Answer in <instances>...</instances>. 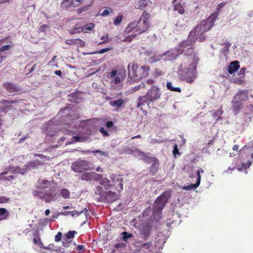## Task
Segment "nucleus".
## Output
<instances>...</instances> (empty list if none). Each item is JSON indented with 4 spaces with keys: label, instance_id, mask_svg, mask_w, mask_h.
I'll return each mask as SVG.
<instances>
[{
    "label": "nucleus",
    "instance_id": "c03bdc74",
    "mask_svg": "<svg viewBox=\"0 0 253 253\" xmlns=\"http://www.w3.org/2000/svg\"><path fill=\"white\" fill-rule=\"evenodd\" d=\"M11 46H12L11 45H3L0 48V51H4L6 50H8L9 49H10Z\"/></svg>",
    "mask_w": 253,
    "mask_h": 253
},
{
    "label": "nucleus",
    "instance_id": "338daca9",
    "mask_svg": "<svg viewBox=\"0 0 253 253\" xmlns=\"http://www.w3.org/2000/svg\"><path fill=\"white\" fill-rule=\"evenodd\" d=\"M84 249V246L83 245H79L77 246V250H83Z\"/></svg>",
    "mask_w": 253,
    "mask_h": 253
},
{
    "label": "nucleus",
    "instance_id": "6ab92c4d",
    "mask_svg": "<svg viewBox=\"0 0 253 253\" xmlns=\"http://www.w3.org/2000/svg\"><path fill=\"white\" fill-rule=\"evenodd\" d=\"M99 181H100V184L103 185L106 189L112 188L113 185L112 181L108 179L107 178H103V176H102V177Z\"/></svg>",
    "mask_w": 253,
    "mask_h": 253
},
{
    "label": "nucleus",
    "instance_id": "6e6552de",
    "mask_svg": "<svg viewBox=\"0 0 253 253\" xmlns=\"http://www.w3.org/2000/svg\"><path fill=\"white\" fill-rule=\"evenodd\" d=\"M71 168L76 172H81L89 169V163L87 161L79 160L72 164Z\"/></svg>",
    "mask_w": 253,
    "mask_h": 253
},
{
    "label": "nucleus",
    "instance_id": "bf43d9fd",
    "mask_svg": "<svg viewBox=\"0 0 253 253\" xmlns=\"http://www.w3.org/2000/svg\"><path fill=\"white\" fill-rule=\"evenodd\" d=\"M178 153V150L177 148V145H175L173 151V153L174 155H175L176 154Z\"/></svg>",
    "mask_w": 253,
    "mask_h": 253
},
{
    "label": "nucleus",
    "instance_id": "680f3d73",
    "mask_svg": "<svg viewBox=\"0 0 253 253\" xmlns=\"http://www.w3.org/2000/svg\"><path fill=\"white\" fill-rule=\"evenodd\" d=\"M113 126V123L111 121H109V122H107V123H106V126L108 128H110L112 126Z\"/></svg>",
    "mask_w": 253,
    "mask_h": 253
},
{
    "label": "nucleus",
    "instance_id": "72a5a7b5",
    "mask_svg": "<svg viewBox=\"0 0 253 253\" xmlns=\"http://www.w3.org/2000/svg\"><path fill=\"white\" fill-rule=\"evenodd\" d=\"M133 153L136 157H139L140 159H144L145 158L144 153L139 150H136Z\"/></svg>",
    "mask_w": 253,
    "mask_h": 253
},
{
    "label": "nucleus",
    "instance_id": "393cba45",
    "mask_svg": "<svg viewBox=\"0 0 253 253\" xmlns=\"http://www.w3.org/2000/svg\"><path fill=\"white\" fill-rule=\"evenodd\" d=\"M141 250H142L143 249L144 250H146L148 251V252L147 253H149V252H150L152 250V249L153 248V246L151 242H148L145 244H143L141 245Z\"/></svg>",
    "mask_w": 253,
    "mask_h": 253
},
{
    "label": "nucleus",
    "instance_id": "13d9d810",
    "mask_svg": "<svg viewBox=\"0 0 253 253\" xmlns=\"http://www.w3.org/2000/svg\"><path fill=\"white\" fill-rule=\"evenodd\" d=\"M108 39V37L107 35L103 36V37L101 38V40H102L103 41V42H109Z\"/></svg>",
    "mask_w": 253,
    "mask_h": 253
},
{
    "label": "nucleus",
    "instance_id": "473e14b6",
    "mask_svg": "<svg viewBox=\"0 0 253 253\" xmlns=\"http://www.w3.org/2000/svg\"><path fill=\"white\" fill-rule=\"evenodd\" d=\"M60 194L64 198H68L70 197V192L69 191L66 189H63L61 190Z\"/></svg>",
    "mask_w": 253,
    "mask_h": 253
},
{
    "label": "nucleus",
    "instance_id": "a18cd8bd",
    "mask_svg": "<svg viewBox=\"0 0 253 253\" xmlns=\"http://www.w3.org/2000/svg\"><path fill=\"white\" fill-rule=\"evenodd\" d=\"M92 152L99 153L101 156L103 157H107L108 156V153L106 152H102L100 150H96L93 151Z\"/></svg>",
    "mask_w": 253,
    "mask_h": 253
},
{
    "label": "nucleus",
    "instance_id": "b1692460",
    "mask_svg": "<svg viewBox=\"0 0 253 253\" xmlns=\"http://www.w3.org/2000/svg\"><path fill=\"white\" fill-rule=\"evenodd\" d=\"M41 164H42V163L41 161L36 160L30 162L28 165H26L28 166V168L29 169L31 168L35 169Z\"/></svg>",
    "mask_w": 253,
    "mask_h": 253
},
{
    "label": "nucleus",
    "instance_id": "0eeeda50",
    "mask_svg": "<svg viewBox=\"0 0 253 253\" xmlns=\"http://www.w3.org/2000/svg\"><path fill=\"white\" fill-rule=\"evenodd\" d=\"M248 98V93L246 90H240L234 96L233 100V109L237 113L239 111V107L241 103Z\"/></svg>",
    "mask_w": 253,
    "mask_h": 253
},
{
    "label": "nucleus",
    "instance_id": "f3484780",
    "mask_svg": "<svg viewBox=\"0 0 253 253\" xmlns=\"http://www.w3.org/2000/svg\"><path fill=\"white\" fill-rule=\"evenodd\" d=\"M62 8L67 9L68 8L73 6L74 7L78 6V4L74 2L73 0H64L62 3Z\"/></svg>",
    "mask_w": 253,
    "mask_h": 253
},
{
    "label": "nucleus",
    "instance_id": "5fc2aeb1",
    "mask_svg": "<svg viewBox=\"0 0 253 253\" xmlns=\"http://www.w3.org/2000/svg\"><path fill=\"white\" fill-rule=\"evenodd\" d=\"M8 201V198L3 197H0V203H6Z\"/></svg>",
    "mask_w": 253,
    "mask_h": 253
},
{
    "label": "nucleus",
    "instance_id": "6e6d98bb",
    "mask_svg": "<svg viewBox=\"0 0 253 253\" xmlns=\"http://www.w3.org/2000/svg\"><path fill=\"white\" fill-rule=\"evenodd\" d=\"M167 88H168L169 89V90H171V91H172V90L173 89V87H174L172 85V84H171V83H170V82H168V83H167Z\"/></svg>",
    "mask_w": 253,
    "mask_h": 253
},
{
    "label": "nucleus",
    "instance_id": "20e7f679",
    "mask_svg": "<svg viewBox=\"0 0 253 253\" xmlns=\"http://www.w3.org/2000/svg\"><path fill=\"white\" fill-rule=\"evenodd\" d=\"M149 14L144 11L138 22L133 21L129 23L125 30V32L141 34L146 32L150 26Z\"/></svg>",
    "mask_w": 253,
    "mask_h": 253
},
{
    "label": "nucleus",
    "instance_id": "a878e982",
    "mask_svg": "<svg viewBox=\"0 0 253 253\" xmlns=\"http://www.w3.org/2000/svg\"><path fill=\"white\" fill-rule=\"evenodd\" d=\"M223 111L221 109H218L216 112L212 113V116L215 119V120L217 122L218 120L221 119V115L222 114Z\"/></svg>",
    "mask_w": 253,
    "mask_h": 253
},
{
    "label": "nucleus",
    "instance_id": "ea45409f",
    "mask_svg": "<svg viewBox=\"0 0 253 253\" xmlns=\"http://www.w3.org/2000/svg\"><path fill=\"white\" fill-rule=\"evenodd\" d=\"M73 125V124H70L69 126H68L67 127H64L62 128L61 129V131L63 132H66L67 133H69V132H74V130L73 129H70L69 127H71V126Z\"/></svg>",
    "mask_w": 253,
    "mask_h": 253
},
{
    "label": "nucleus",
    "instance_id": "69168bd1",
    "mask_svg": "<svg viewBox=\"0 0 253 253\" xmlns=\"http://www.w3.org/2000/svg\"><path fill=\"white\" fill-rule=\"evenodd\" d=\"M83 0H75V1H74V2L75 3H76L77 4H78V6H79Z\"/></svg>",
    "mask_w": 253,
    "mask_h": 253
},
{
    "label": "nucleus",
    "instance_id": "f704fd0d",
    "mask_svg": "<svg viewBox=\"0 0 253 253\" xmlns=\"http://www.w3.org/2000/svg\"><path fill=\"white\" fill-rule=\"evenodd\" d=\"M123 20V15L119 14L115 19L114 23L115 25H119Z\"/></svg>",
    "mask_w": 253,
    "mask_h": 253
},
{
    "label": "nucleus",
    "instance_id": "2eb2a0df",
    "mask_svg": "<svg viewBox=\"0 0 253 253\" xmlns=\"http://www.w3.org/2000/svg\"><path fill=\"white\" fill-rule=\"evenodd\" d=\"M16 100H1L0 101V112H3L7 111L9 108L10 105L13 103H16Z\"/></svg>",
    "mask_w": 253,
    "mask_h": 253
},
{
    "label": "nucleus",
    "instance_id": "bb28decb",
    "mask_svg": "<svg viewBox=\"0 0 253 253\" xmlns=\"http://www.w3.org/2000/svg\"><path fill=\"white\" fill-rule=\"evenodd\" d=\"M111 49H112L111 47H107V48H103L98 51H95L94 52H90V53L83 52V55H87V54H96V53L103 54L106 52H107V51L110 50Z\"/></svg>",
    "mask_w": 253,
    "mask_h": 253
},
{
    "label": "nucleus",
    "instance_id": "e433bc0d",
    "mask_svg": "<svg viewBox=\"0 0 253 253\" xmlns=\"http://www.w3.org/2000/svg\"><path fill=\"white\" fill-rule=\"evenodd\" d=\"M75 233V231L68 232L65 234V238L69 240L73 238Z\"/></svg>",
    "mask_w": 253,
    "mask_h": 253
},
{
    "label": "nucleus",
    "instance_id": "774afa93",
    "mask_svg": "<svg viewBox=\"0 0 253 253\" xmlns=\"http://www.w3.org/2000/svg\"><path fill=\"white\" fill-rule=\"evenodd\" d=\"M249 110L251 112V113H253V105H250L249 107Z\"/></svg>",
    "mask_w": 253,
    "mask_h": 253
},
{
    "label": "nucleus",
    "instance_id": "4d7b16f0",
    "mask_svg": "<svg viewBox=\"0 0 253 253\" xmlns=\"http://www.w3.org/2000/svg\"><path fill=\"white\" fill-rule=\"evenodd\" d=\"M110 12L109 10L106 9L103 11V12L101 14V15L103 16H106L109 14Z\"/></svg>",
    "mask_w": 253,
    "mask_h": 253
},
{
    "label": "nucleus",
    "instance_id": "09e8293b",
    "mask_svg": "<svg viewBox=\"0 0 253 253\" xmlns=\"http://www.w3.org/2000/svg\"><path fill=\"white\" fill-rule=\"evenodd\" d=\"M100 132L104 136H108L109 135V134H108V132L107 131V130H105V129L103 127H102L100 128Z\"/></svg>",
    "mask_w": 253,
    "mask_h": 253
},
{
    "label": "nucleus",
    "instance_id": "052dcab7",
    "mask_svg": "<svg viewBox=\"0 0 253 253\" xmlns=\"http://www.w3.org/2000/svg\"><path fill=\"white\" fill-rule=\"evenodd\" d=\"M13 178H14V177L12 175H11V176H8V177H2V179L7 180H10L11 179H13Z\"/></svg>",
    "mask_w": 253,
    "mask_h": 253
},
{
    "label": "nucleus",
    "instance_id": "79ce46f5",
    "mask_svg": "<svg viewBox=\"0 0 253 253\" xmlns=\"http://www.w3.org/2000/svg\"><path fill=\"white\" fill-rule=\"evenodd\" d=\"M145 83H142L141 84L134 87L133 88V91H136L139 90L141 88H145Z\"/></svg>",
    "mask_w": 253,
    "mask_h": 253
},
{
    "label": "nucleus",
    "instance_id": "f8f14e48",
    "mask_svg": "<svg viewBox=\"0 0 253 253\" xmlns=\"http://www.w3.org/2000/svg\"><path fill=\"white\" fill-rule=\"evenodd\" d=\"M112 183H113V187H115L116 189L119 192L123 190L122 177L121 175H112L111 177Z\"/></svg>",
    "mask_w": 253,
    "mask_h": 253
},
{
    "label": "nucleus",
    "instance_id": "0e129e2a",
    "mask_svg": "<svg viewBox=\"0 0 253 253\" xmlns=\"http://www.w3.org/2000/svg\"><path fill=\"white\" fill-rule=\"evenodd\" d=\"M172 91L180 92L181 91V89L179 87H173Z\"/></svg>",
    "mask_w": 253,
    "mask_h": 253
},
{
    "label": "nucleus",
    "instance_id": "603ef678",
    "mask_svg": "<svg viewBox=\"0 0 253 253\" xmlns=\"http://www.w3.org/2000/svg\"><path fill=\"white\" fill-rule=\"evenodd\" d=\"M45 249L50 250H55L58 251V249H55V246L53 244L49 245L47 247H45Z\"/></svg>",
    "mask_w": 253,
    "mask_h": 253
},
{
    "label": "nucleus",
    "instance_id": "aec40b11",
    "mask_svg": "<svg viewBox=\"0 0 253 253\" xmlns=\"http://www.w3.org/2000/svg\"><path fill=\"white\" fill-rule=\"evenodd\" d=\"M4 85L6 89L11 93L17 91L19 90L17 85L9 83H5Z\"/></svg>",
    "mask_w": 253,
    "mask_h": 253
},
{
    "label": "nucleus",
    "instance_id": "9d476101",
    "mask_svg": "<svg viewBox=\"0 0 253 253\" xmlns=\"http://www.w3.org/2000/svg\"><path fill=\"white\" fill-rule=\"evenodd\" d=\"M102 188L98 187L97 188V192L96 194L100 195L101 197L108 202H113L117 199V195L112 191L102 192L101 191Z\"/></svg>",
    "mask_w": 253,
    "mask_h": 253
},
{
    "label": "nucleus",
    "instance_id": "9b49d317",
    "mask_svg": "<svg viewBox=\"0 0 253 253\" xmlns=\"http://www.w3.org/2000/svg\"><path fill=\"white\" fill-rule=\"evenodd\" d=\"M33 194L35 196L44 199L47 203L50 202L52 201L54 196L50 191L46 192L41 191L39 189L35 190L33 192Z\"/></svg>",
    "mask_w": 253,
    "mask_h": 253
},
{
    "label": "nucleus",
    "instance_id": "3c124183",
    "mask_svg": "<svg viewBox=\"0 0 253 253\" xmlns=\"http://www.w3.org/2000/svg\"><path fill=\"white\" fill-rule=\"evenodd\" d=\"M66 43L68 44H70V45H72V44H75V42H76V39L75 40H67L65 42Z\"/></svg>",
    "mask_w": 253,
    "mask_h": 253
},
{
    "label": "nucleus",
    "instance_id": "c756f323",
    "mask_svg": "<svg viewBox=\"0 0 253 253\" xmlns=\"http://www.w3.org/2000/svg\"><path fill=\"white\" fill-rule=\"evenodd\" d=\"M252 164V162L248 161V163H242V168H238L237 169L238 171H242L244 169H245V172L246 173H247L246 170L247 168H249Z\"/></svg>",
    "mask_w": 253,
    "mask_h": 253
},
{
    "label": "nucleus",
    "instance_id": "f03ea898",
    "mask_svg": "<svg viewBox=\"0 0 253 253\" xmlns=\"http://www.w3.org/2000/svg\"><path fill=\"white\" fill-rule=\"evenodd\" d=\"M216 17L215 14L211 15L206 20L201 21L191 31L188 40L182 42L181 46H184L185 44L191 46L195 43L196 40H199L200 42L203 41L205 39L204 34L209 31L213 26Z\"/></svg>",
    "mask_w": 253,
    "mask_h": 253
},
{
    "label": "nucleus",
    "instance_id": "cd10ccee",
    "mask_svg": "<svg viewBox=\"0 0 253 253\" xmlns=\"http://www.w3.org/2000/svg\"><path fill=\"white\" fill-rule=\"evenodd\" d=\"M151 3L149 0H140L139 2V7L141 9H143Z\"/></svg>",
    "mask_w": 253,
    "mask_h": 253
},
{
    "label": "nucleus",
    "instance_id": "4c0bfd02",
    "mask_svg": "<svg viewBox=\"0 0 253 253\" xmlns=\"http://www.w3.org/2000/svg\"><path fill=\"white\" fill-rule=\"evenodd\" d=\"M89 5H86L85 6L81 7L77 9V13L78 14H80V13H82L83 12L86 11V10H87L89 9Z\"/></svg>",
    "mask_w": 253,
    "mask_h": 253
},
{
    "label": "nucleus",
    "instance_id": "f257e3e1",
    "mask_svg": "<svg viewBox=\"0 0 253 253\" xmlns=\"http://www.w3.org/2000/svg\"><path fill=\"white\" fill-rule=\"evenodd\" d=\"M182 42L179 45L177 51L176 52L174 50L167 51L162 55L157 57L155 61L159 60L161 58H163L166 61H171L175 59L178 54L185 51V48L188 46L187 44L182 46ZM192 51L193 49L190 47L186 49V53L184 57L183 63L181 64L178 71L180 78L188 83L193 82L196 79V68L198 61V57L195 53L192 52Z\"/></svg>",
    "mask_w": 253,
    "mask_h": 253
},
{
    "label": "nucleus",
    "instance_id": "c9c22d12",
    "mask_svg": "<svg viewBox=\"0 0 253 253\" xmlns=\"http://www.w3.org/2000/svg\"><path fill=\"white\" fill-rule=\"evenodd\" d=\"M174 9L175 11H178V12L180 14H182L184 12V9L180 4L175 5Z\"/></svg>",
    "mask_w": 253,
    "mask_h": 253
},
{
    "label": "nucleus",
    "instance_id": "7ed1b4c3",
    "mask_svg": "<svg viewBox=\"0 0 253 253\" xmlns=\"http://www.w3.org/2000/svg\"><path fill=\"white\" fill-rule=\"evenodd\" d=\"M128 82L130 84L135 83L146 78L148 75L149 68L145 66H138L130 64L128 65Z\"/></svg>",
    "mask_w": 253,
    "mask_h": 253
},
{
    "label": "nucleus",
    "instance_id": "58836bf2",
    "mask_svg": "<svg viewBox=\"0 0 253 253\" xmlns=\"http://www.w3.org/2000/svg\"><path fill=\"white\" fill-rule=\"evenodd\" d=\"M84 211H86V208H84V210L80 211H75L72 212H70V213L71 214L72 216H78L82 213H83Z\"/></svg>",
    "mask_w": 253,
    "mask_h": 253
},
{
    "label": "nucleus",
    "instance_id": "ddd939ff",
    "mask_svg": "<svg viewBox=\"0 0 253 253\" xmlns=\"http://www.w3.org/2000/svg\"><path fill=\"white\" fill-rule=\"evenodd\" d=\"M102 177V175L95 172H85L81 176V179L83 180L90 181L95 180L99 181Z\"/></svg>",
    "mask_w": 253,
    "mask_h": 253
},
{
    "label": "nucleus",
    "instance_id": "2f4dec72",
    "mask_svg": "<svg viewBox=\"0 0 253 253\" xmlns=\"http://www.w3.org/2000/svg\"><path fill=\"white\" fill-rule=\"evenodd\" d=\"M86 137L84 136H75L72 138L73 141L72 142H83L86 140Z\"/></svg>",
    "mask_w": 253,
    "mask_h": 253
},
{
    "label": "nucleus",
    "instance_id": "5701e85b",
    "mask_svg": "<svg viewBox=\"0 0 253 253\" xmlns=\"http://www.w3.org/2000/svg\"><path fill=\"white\" fill-rule=\"evenodd\" d=\"M124 103V101L122 99H119L114 101H110L109 104L111 106L114 107H121Z\"/></svg>",
    "mask_w": 253,
    "mask_h": 253
},
{
    "label": "nucleus",
    "instance_id": "4be33fe9",
    "mask_svg": "<svg viewBox=\"0 0 253 253\" xmlns=\"http://www.w3.org/2000/svg\"><path fill=\"white\" fill-rule=\"evenodd\" d=\"M9 215L8 211L4 208H0V221L6 219Z\"/></svg>",
    "mask_w": 253,
    "mask_h": 253
},
{
    "label": "nucleus",
    "instance_id": "39448f33",
    "mask_svg": "<svg viewBox=\"0 0 253 253\" xmlns=\"http://www.w3.org/2000/svg\"><path fill=\"white\" fill-rule=\"evenodd\" d=\"M161 96L159 88L156 85H153L145 95L140 96L139 98L137 107L140 108L142 105L148 102H153L158 99Z\"/></svg>",
    "mask_w": 253,
    "mask_h": 253
},
{
    "label": "nucleus",
    "instance_id": "864d4df0",
    "mask_svg": "<svg viewBox=\"0 0 253 253\" xmlns=\"http://www.w3.org/2000/svg\"><path fill=\"white\" fill-rule=\"evenodd\" d=\"M235 169V167H233L231 168V167H229L227 170H225L223 172V173H231L232 171Z\"/></svg>",
    "mask_w": 253,
    "mask_h": 253
},
{
    "label": "nucleus",
    "instance_id": "4468645a",
    "mask_svg": "<svg viewBox=\"0 0 253 253\" xmlns=\"http://www.w3.org/2000/svg\"><path fill=\"white\" fill-rule=\"evenodd\" d=\"M200 173H204V170L201 168L197 172V175L198 176L197 182L194 184H190L188 186H183V189L186 190H191L197 188L199 186L201 182V176Z\"/></svg>",
    "mask_w": 253,
    "mask_h": 253
},
{
    "label": "nucleus",
    "instance_id": "49530a36",
    "mask_svg": "<svg viewBox=\"0 0 253 253\" xmlns=\"http://www.w3.org/2000/svg\"><path fill=\"white\" fill-rule=\"evenodd\" d=\"M57 56H54L52 57V58L51 59V60L48 62V65H50V66H56V67H57V65L56 64H54V62H55V59L56 58Z\"/></svg>",
    "mask_w": 253,
    "mask_h": 253
},
{
    "label": "nucleus",
    "instance_id": "a19ab883",
    "mask_svg": "<svg viewBox=\"0 0 253 253\" xmlns=\"http://www.w3.org/2000/svg\"><path fill=\"white\" fill-rule=\"evenodd\" d=\"M71 242V241H70L69 239H67L66 238H64L63 240L62 244H63V245L64 247H65L66 248H68V247H69L70 246Z\"/></svg>",
    "mask_w": 253,
    "mask_h": 253
},
{
    "label": "nucleus",
    "instance_id": "423d86ee",
    "mask_svg": "<svg viewBox=\"0 0 253 253\" xmlns=\"http://www.w3.org/2000/svg\"><path fill=\"white\" fill-rule=\"evenodd\" d=\"M170 192L166 191L156 200L153 205L154 214H159L163 209L164 208L168 200L170 197Z\"/></svg>",
    "mask_w": 253,
    "mask_h": 253
},
{
    "label": "nucleus",
    "instance_id": "de8ad7c7",
    "mask_svg": "<svg viewBox=\"0 0 253 253\" xmlns=\"http://www.w3.org/2000/svg\"><path fill=\"white\" fill-rule=\"evenodd\" d=\"M61 236H62V233L60 232H58L55 237V241L56 242L60 241L61 240Z\"/></svg>",
    "mask_w": 253,
    "mask_h": 253
},
{
    "label": "nucleus",
    "instance_id": "a211bd4d",
    "mask_svg": "<svg viewBox=\"0 0 253 253\" xmlns=\"http://www.w3.org/2000/svg\"><path fill=\"white\" fill-rule=\"evenodd\" d=\"M240 68L239 63L235 61L231 62L228 67V72L230 74H232L237 71Z\"/></svg>",
    "mask_w": 253,
    "mask_h": 253
},
{
    "label": "nucleus",
    "instance_id": "37998d69",
    "mask_svg": "<svg viewBox=\"0 0 253 253\" xmlns=\"http://www.w3.org/2000/svg\"><path fill=\"white\" fill-rule=\"evenodd\" d=\"M75 43H76L75 44L79 45L81 47H84L85 45V42L83 41L80 40V39H76Z\"/></svg>",
    "mask_w": 253,
    "mask_h": 253
},
{
    "label": "nucleus",
    "instance_id": "c85d7f7f",
    "mask_svg": "<svg viewBox=\"0 0 253 253\" xmlns=\"http://www.w3.org/2000/svg\"><path fill=\"white\" fill-rule=\"evenodd\" d=\"M122 240L124 242H126L127 239H130L133 237V235L126 232H123L122 234Z\"/></svg>",
    "mask_w": 253,
    "mask_h": 253
},
{
    "label": "nucleus",
    "instance_id": "7c9ffc66",
    "mask_svg": "<svg viewBox=\"0 0 253 253\" xmlns=\"http://www.w3.org/2000/svg\"><path fill=\"white\" fill-rule=\"evenodd\" d=\"M94 24L92 23H89L84 26L81 29V31L84 32H86L87 31H90L94 27Z\"/></svg>",
    "mask_w": 253,
    "mask_h": 253
},
{
    "label": "nucleus",
    "instance_id": "1a4fd4ad",
    "mask_svg": "<svg viewBox=\"0 0 253 253\" xmlns=\"http://www.w3.org/2000/svg\"><path fill=\"white\" fill-rule=\"evenodd\" d=\"M126 77V73L124 71L113 70L111 72L110 80L111 84H119Z\"/></svg>",
    "mask_w": 253,
    "mask_h": 253
},
{
    "label": "nucleus",
    "instance_id": "8fccbe9b",
    "mask_svg": "<svg viewBox=\"0 0 253 253\" xmlns=\"http://www.w3.org/2000/svg\"><path fill=\"white\" fill-rule=\"evenodd\" d=\"M136 36V34H132L131 35L126 38L125 41L127 42H130L131 40L134 38Z\"/></svg>",
    "mask_w": 253,
    "mask_h": 253
},
{
    "label": "nucleus",
    "instance_id": "e2e57ef3",
    "mask_svg": "<svg viewBox=\"0 0 253 253\" xmlns=\"http://www.w3.org/2000/svg\"><path fill=\"white\" fill-rule=\"evenodd\" d=\"M55 74L58 76H61L62 75V72L60 70H56L55 71Z\"/></svg>",
    "mask_w": 253,
    "mask_h": 253
},
{
    "label": "nucleus",
    "instance_id": "412c9836",
    "mask_svg": "<svg viewBox=\"0 0 253 253\" xmlns=\"http://www.w3.org/2000/svg\"><path fill=\"white\" fill-rule=\"evenodd\" d=\"M28 169H29L28 166L25 165L23 169H21L19 167L13 168L11 170V172L13 173H19L21 174H24L27 171Z\"/></svg>",
    "mask_w": 253,
    "mask_h": 253
},
{
    "label": "nucleus",
    "instance_id": "dca6fc26",
    "mask_svg": "<svg viewBox=\"0 0 253 253\" xmlns=\"http://www.w3.org/2000/svg\"><path fill=\"white\" fill-rule=\"evenodd\" d=\"M51 184V181L45 179H39L38 181V189L41 191L42 188H48Z\"/></svg>",
    "mask_w": 253,
    "mask_h": 253
}]
</instances>
